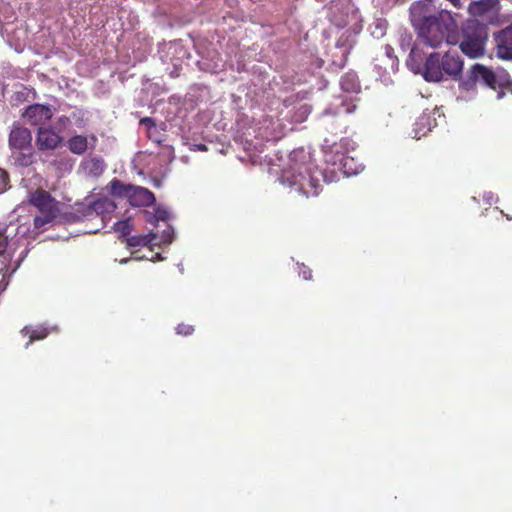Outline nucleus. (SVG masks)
<instances>
[{
    "label": "nucleus",
    "instance_id": "nucleus-1",
    "mask_svg": "<svg viewBox=\"0 0 512 512\" xmlns=\"http://www.w3.org/2000/svg\"><path fill=\"white\" fill-rule=\"evenodd\" d=\"M411 24L418 39L431 48H438L444 41L451 43L449 32L455 22L447 11H436L431 1H416L409 9Z\"/></svg>",
    "mask_w": 512,
    "mask_h": 512
},
{
    "label": "nucleus",
    "instance_id": "nucleus-2",
    "mask_svg": "<svg viewBox=\"0 0 512 512\" xmlns=\"http://www.w3.org/2000/svg\"><path fill=\"white\" fill-rule=\"evenodd\" d=\"M422 60L421 51L414 45L407 59V66L414 73L422 74L428 82H440L445 76L460 82L463 77L464 62L457 53L448 51L441 56L440 53L433 52L423 65Z\"/></svg>",
    "mask_w": 512,
    "mask_h": 512
},
{
    "label": "nucleus",
    "instance_id": "nucleus-3",
    "mask_svg": "<svg viewBox=\"0 0 512 512\" xmlns=\"http://www.w3.org/2000/svg\"><path fill=\"white\" fill-rule=\"evenodd\" d=\"M322 175L311 163L295 164L281 177L283 185L305 197H315L321 190L319 176Z\"/></svg>",
    "mask_w": 512,
    "mask_h": 512
},
{
    "label": "nucleus",
    "instance_id": "nucleus-4",
    "mask_svg": "<svg viewBox=\"0 0 512 512\" xmlns=\"http://www.w3.org/2000/svg\"><path fill=\"white\" fill-rule=\"evenodd\" d=\"M8 145L17 165L29 167L36 161L31 131L19 122H14L8 137Z\"/></svg>",
    "mask_w": 512,
    "mask_h": 512
},
{
    "label": "nucleus",
    "instance_id": "nucleus-5",
    "mask_svg": "<svg viewBox=\"0 0 512 512\" xmlns=\"http://www.w3.org/2000/svg\"><path fill=\"white\" fill-rule=\"evenodd\" d=\"M487 41L488 30L486 26L478 22H471L462 30L459 48L465 56L477 59L485 55Z\"/></svg>",
    "mask_w": 512,
    "mask_h": 512
},
{
    "label": "nucleus",
    "instance_id": "nucleus-6",
    "mask_svg": "<svg viewBox=\"0 0 512 512\" xmlns=\"http://www.w3.org/2000/svg\"><path fill=\"white\" fill-rule=\"evenodd\" d=\"M478 84L496 88L497 77L495 72L482 64L472 65L459 82V88L463 91H474Z\"/></svg>",
    "mask_w": 512,
    "mask_h": 512
},
{
    "label": "nucleus",
    "instance_id": "nucleus-7",
    "mask_svg": "<svg viewBox=\"0 0 512 512\" xmlns=\"http://www.w3.org/2000/svg\"><path fill=\"white\" fill-rule=\"evenodd\" d=\"M30 203L35 206L42 216L35 217L36 227H41L55 217V203L51 195L45 190H36L31 194Z\"/></svg>",
    "mask_w": 512,
    "mask_h": 512
},
{
    "label": "nucleus",
    "instance_id": "nucleus-8",
    "mask_svg": "<svg viewBox=\"0 0 512 512\" xmlns=\"http://www.w3.org/2000/svg\"><path fill=\"white\" fill-rule=\"evenodd\" d=\"M23 243L24 238L17 235L15 226H0V255L5 259H11Z\"/></svg>",
    "mask_w": 512,
    "mask_h": 512
},
{
    "label": "nucleus",
    "instance_id": "nucleus-9",
    "mask_svg": "<svg viewBox=\"0 0 512 512\" xmlns=\"http://www.w3.org/2000/svg\"><path fill=\"white\" fill-rule=\"evenodd\" d=\"M501 9L499 0H479L474 1L469 6L470 13L481 18L489 24H496Z\"/></svg>",
    "mask_w": 512,
    "mask_h": 512
},
{
    "label": "nucleus",
    "instance_id": "nucleus-10",
    "mask_svg": "<svg viewBox=\"0 0 512 512\" xmlns=\"http://www.w3.org/2000/svg\"><path fill=\"white\" fill-rule=\"evenodd\" d=\"M63 143V138L50 126H41L36 133V146L39 151H53Z\"/></svg>",
    "mask_w": 512,
    "mask_h": 512
},
{
    "label": "nucleus",
    "instance_id": "nucleus-11",
    "mask_svg": "<svg viewBox=\"0 0 512 512\" xmlns=\"http://www.w3.org/2000/svg\"><path fill=\"white\" fill-rule=\"evenodd\" d=\"M52 116L53 111L51 106L38 103L29 105L22 113V118H24L30 125H39L40 127L48 122Z\"/></svg>",
    "mask_w": 512,
    "mask_h": 512
},
{
    "label": "nucleus",
    "instance_id": "nucleus-12",
    "mask_svg": "<svg viewBox=\"0 0 512 512\" xmlns=\"http://www.w3.org/2000/svg\"><path fill=\"white\" fill-rule=\"evenodd\" d=\"M496 55L502 60H512V24L494 34Z\"/></svg>",
    "mask_w": 512,
    "mask_h": 512
},
{
    "label": "nucleus",
    "instance_id": "nucleus-13",
    "mask_svg": "<svg viewBox=\"0 0 512 512\" xmlns=\"http://www.w3.org/2000/svg\"><path fill=\"white\" fill-rule=\"evenodd\" d=\"M128 201L134 207H149L155 203L156 198L149 189L134 185Z\"/></svg>",
    "mask_w": 512,
    "mask_h": 512
},
{
    "label": "nucleus",
    "instance_id": "nucleus-14",
    "mask_svg": "<svg viewBox=\"0 0 512 512\" xmlns=\"http://www.w3.org/2000/svg\"><path fill=\"white\" fill-rule=\"evenodd\" d=\"M49 333V329L43 325H39L36 327L25 326L21 330V334L29 338V341L25 344V348H28L34 341L45 339L49 335Z\"/></svg>",
    "mask_w": 512,
    "mask_h": 512
},
{
    "label": "nucleus",
    "instance_id": "nucleus-15",
    "mask_svg": "<svg viewBox=\"0 0 512 512\" xmlns=\"http://www.w3.org/2000/svg\"><path fill=\"white\" fill-rule=\"evenodd\" d=\"M67 146L73 154L82 155L88 149V138L84 135H75L68 140Z\"/></svg>",
    "mask_w": 512,
    "mask_h": 512
},
{
    "label": "nucleus",
    "instance_id": "nucleus-16",
    "mask_svg": "<svg viewBox=\"0 0 512 512\" xmlns=\"http://www.w3.org/2000/svg\"><path fill=\"white\" fill-rule=\"evenodd\" d=\"M134 185L125 184L117 178H114L110 182V193L111 195L118 198H127L129 199L131 190Z\"/></svg>",
    "mask_w": 512,
    "mask_h": 512
},
{
    "label": "nucleus",
    "instance_id": "nucleus-17",
    "mask_svg": "<svg viewBox=\"0 0 512 512\" xmlns=\"http://www.w3.org/2000/svg\"><path fill=\"white\" fill-rule=\"evenodd\" d=\"M341 89L348 93H358L360 91V84L358 77L355 73H346L340 80Z\"/></svg>",
    "mask_w": 512,
    "mask_h": 512
},
{
    "label": "nucleus",
    "instance_id": "nucleus-18",
    "mask_svg": "<svg viewBox=\"0 0 512 512\" xmlns=\"http://www.w3.org/2000/svg\"><path fill=\"white\" fill-rule=\"evenodd\" d=\"M105 168L104 161L99 158H92L85 163V169L93 176H100Z\"/></svg>",
    "mask_w": 512,
    "mask_h": 512
},
{
    "label": "nucleus",
    "instance_id": "nucleus-19",
    "mask_svg": "<svg viewBox=\"0 0 512 512\" xmlns=\"http://www.w3.org/2000/svg\"><path fill=\"white\" fill-rule=\"evenodd\" d=\"M132 228H133V226H132V221L130 218L117 221L113 225V229L116 232L120 233L122 236L129 235L130 232L132 231Z\"/></svg>",
    "mask_w": 512,
    "mask_h": 512
},
{
    "label": "nucleus",
    "instance_id": "nucleus-20",
    "mask_svg": "<svg viewBox=\"0 0 512 512\" xmlns=\"http://www.w3.org/2000/svg\"><path fill=\"white\" fill-rule=\"evenodd\" d=\"M127 245L130 247L147 246L152 242L150 235H139L127 238Z\"/></svg>",
    "mask_w": 512,
    "mask_h": 512
},
{
    "label": "nucleus",
    "instance_id": "nucleus-21",
    "mask_svg": "<svg viewBox=\"0 0 512 512\" xmlns=\"http://www.w3.org/2000/svg\"><path fill=\"white\" fill-rule=\"evenodd\" d=\"M140 124L147 127V133L149 139H153L152 132L157 131V126L155 121L150 117H144L140 120Z\"/></svg>",
    "mask_w": 512,
    "mask_h": 512
},
{
    "label": "nucleus",
    "instance_id": "nucleus-22",
    "mask_svg": "<svg viewBox=\"0 0 512 512\" xmlns=\"http://www.w3.org/2000/svg\"><path fill=\"white\" fill-rule=\"evenodd\" d=\"M176 332L179 335L189 336L194 332V327L189 324L181 323L176 327Z\"/></svg>",
    "mask_w": 512,
    "mask_h": 512
},
{
    "label": "nucleus",
    "instance_id": "nucleus-23",
    "mask_svg": "<svg viewBox=\"0 0 512 512\" xmlns=\"http://www.w3.org/2000/svg\"><path fill=\"white\" fill-rule=\"evenodd\" d=\"M8 183H9L8 173L4 169L0 168V192H3L6 190Z\"/></svg>",
    "mask_w": 512,
    "mask_h": 512
},
{
    "label": "nucleus",
    "instance_id": "nucleus-24",
    "mask_svg": "<svg viewBox=\"0 0 512 512\" xmlns=\"http://www.w3.org/2000/svg\"><path fill=\"white\" fill-rule=\"evenodd\" d=\"M299 274L303 277L305 280H311L312 279V270L308 268L305 265H302Z\"/></svg>",
    "mask_w": 512,
    "mask_h": 512
},
{
    "label": "nucleus",
    "instance_id": "nucleus-25",
    "mask_svg": "<svg viewBox=\"0 0 512 512\" xmlns=\"http://www.w3.org/2000/svg\"><path fill=\"white\" fill-rule=\"evenodd\" d=\"M342 107H343L344 112L346 114H350V113H353L356 110L357 106L353 102H349V103L343 102Z\"/></svg>",
    "mask_w": 512,
    "mask_h": 512
},
{
    "label": "nucleus",
    "instance_id": "nucleus-26",
    "mask_svg": "<svg viewBox=\"0 0 512 512\" xmlns=\"http://www.w3.org/2000/svg\"><path fill=\"white\" fill-rule=\"evenodd\" d=\"M164 151L165 153H167L168 157L170 158V160H172L174 158V149L172 146H165L164 148Z\"/></svg>",
    "mask_w": 512,
    "mask_h": 512
},
{
    "label": "nucleus",
    "instance_id": "nucleus-27",
    "mask_svg": "<svg viewBox=\"0 0 512 512\" xmlns=\"http://www.w3.org/2000/svg\"><path fill=\"white\" fill-rule=\"evenodd\" d=\"M158 131H153L152 132V137L153 139H151L153 142L157 143V144H161L162 143V139L160 137H158L156 134H157Z\"/></svg>",
    "mask_w": 512,
    "mask_h": 512
},
{
    "label": "nucleus",
    "instance_id": "nucleus-28",
    "mask_svg": "<svg viewBox=\"0 0 512 512\" xmlns=\"http://www.w3.org/2000/svg\"><path fill=\"white\" fill-rule=\"evenodd\" d=\"M352 160H353V159L346 158V159L344 160L343 167H344L345 169H347L348 162H349V161H352ZM345 172H346V173H348V174L356 173V171H354V172H350V171H348V170H345Z\"/></svg>",
    "mask_w": 512,
    "mask_h": 512
},
{
    "label": "nucleus",
    "instance_id": "nucleus-29",
    "mask_svg": "<svg viewBox=\"0 0 512 512\" xmlns=\"http://www.w3.org/2000/svg\"><path fill=\"white\" fill-rule=\"evenodd\" d=\"M164 242H167V243L172 242V237H171L170 233H167V235L165 236Z\"/></svg>",
    "mask_w": 512,
    "mask_h": 512
},
{
    "label": "nucleus",
    "instance_id": "nucleus-30",
    "mask_svg": "<svg viewBox=\"0 0 512 512\" xmlns=\"http://www.w3.org/2000/svg\"><path fill=\"white\" fill-rule=\"evenodd\" d=\"M158 218L161 219V220H164L165 219V215H166V212H158Z\"/></svg>",
    "mask_w": 512,
    "mask_h": 512
},
{
    "label": "nucleus",
    "instance_id": "nucleus-31",
    "mask_svg": "<svg viewBox=\"0 0 512 512\" xmlns=\"http://www.w3.org/2000/svg\"><path fill=\"white\" fill-rule=\"evenodd\" d=\"M505 217H506L508 220H512V213L505 214Z\"/></svg>",
    "mask_w": 512,
    "mask_h": 512
},
{
    "label": "nucleus",
    "instance_id": "nucleus-32",
    "mask_svg": "<svg viewBox=\"0 0 512 512\" xmlns=\"http://www.w3.org/2000/svg\"><path fill=\"white\" fill-rule=\"evenodd\" d=\"M505 217H506L508 220H512V213L505 214Z\"/></svg>",
    "mask_w": 512,
    "mask_h": 512
},
{
    "label": "nucleus",
    "instance_id": "nucleus-33",
    "mask_svg": "<svg viewBox=\"0 0 512 512\" xmlns=\"http://www.w3.org/2000/svg\"><path fill=\"white\" fill-rule=\"evenodd\" d=\"M108 204H109V206H111L112 208H114V207H115V205H114L113 203H111V202H109Z\"/></svg>",
    "mask_w": 512,
    "mask_h": 512
},
{
    "label": "nucleus",
    "instance_id": "nucleus-34",
    "mask_svg": "<svg viewBox=\"0 0 512 512\" xmlns=\"http://www.w3.org/2000/svg\"><path fill=\"white\" fill-rule=\"evenodd\" d=\"M7 283L4 284V286L1 288V291L5 290Z\"/></svg>",
    "mask_w": 512,
    "mask_h": 512
},
{
    "label": "nucleus",
    "instance_id": "nucleus-35",
    "mask_svg": "<svg viewBox=\"0 0 512 512\" xmlns=\"http://www.w3.org/2000/svg\"><path fill=\"white\" fill-rule=\"evenodd\" d=\"M128 259H124L121 261V263H127Z\"/></svg>",
    "mask_w": 512,
    "mask_h": 512
},
{
    "label": "nucleus",
    "instance_id": "nucleus-36",
    "mask_svg": "<svg viewBox=\"0 0 512 512\" xmlns=\"http://www.w3.org/2000/svg\"><path fill=\"white\" fill-rule=\"evenodd\" d=\"M201 150H206V147L202 145Z\"/></svg>",
    "mask_w": 512,
    "mask_h": 512
},
{
    "label": "nucleus",
    "instance_id": "nucleus-37",
    "mask_svg": "<svg viewBox=\"0 0 512 512\" xmlns=\"http://www.w3.org/2000/svg\"><path fill=\"white\" fill-rule=\"evenodd\" d=\"M451 2H453L454 0H450Z\"/></svg>",
    "mask_w": 512,
    "mask_h": 512
}]
</instances>
